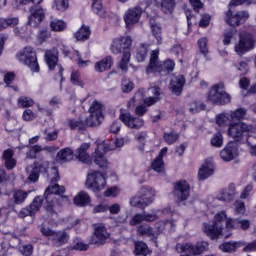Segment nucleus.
Masks as SVG:
<instances>
[{"label":"nucleus","instance_id":"nucleus-13","mask_svg":"<svg viewBox=\"0 0 256 256\" xmlns=\"http://www.w3.org/2000/svg\"><path fill=\"white\" fill-rule=\"evenodd\" d=\"M247 19H249V12L243 10L233 13V10L229 9L225 12L224 16V21L230 27H239V25H243Z\"/></svg>","mask_w":256,"mask_h":256},{"label":"nucleus","instance_id":"nucleus-28","mask_svg":"<svg viewBox=\"0 0 256 256\" xmlns=\"http://www.w3.org/2000/svg\"><path fill=\"white\" fill-rule=\"evenodd\" d=\"M133 255L135 256H148L151 255V250L149 249V245L145 243L143 240H137L134 242V250Z\"/></svg>","mask_w":256,"mask_h":256},{"label":"nucleus","instance_id":"nucleus-36","mask_svg":"<svg viewBox=\"0 0 256 256\" xmlns=\"http://www.w3.org/2000/svg\"><path fill=\"white\" fill-rule=\"evenodd\" d=\"M149 53V45L142 43L136 51V61L138 63H143L145 59H147V55Z\"/></svg>","mask_w":256,"mask_h":256},{"label":"nucleus","instance_id":"nucleus-56","mask_svg":"<svg viewBox=\"0 0 256 256\" xmlns=\"http://www.w3.org/2000/svg\"><path fill=\"white\" fill-rule=\"evenodd\" d=\"M43 148L40 145L31 146L29 151L26 153L28 159H37V153H41Z\"/></svg>","mask_w":256,"mask_h":256},{"label":"nucleus","instance_id":"nucleus-34","mask_svg":"<svg viewBox=\"0 0 256 256\" xmlns=\"http://www.w3.org/2000/svg\"><path fill=\"white\" fill-rule=\"evenodd\" d=\"M74 152L71 148H63L56 155V161L59 163H68V161H73Z\"/></svg>","mask_w":256,"mask_h":256},{"label":"nucleus","instance_id":"nucleus-20","mask_svg":"<svg viewBox=\"0 0 256 256\" xmlns=\"http://www.w3.org/2000/svg\"><path fill=\"white\" fill-rule=\"evenodd\" d=\"M203 231L209 239L212 241H215L216 239H219L220 235H223V228L221 225H218L215 222L207 223L205 222L203 224Z\"/></svg>","mask_w":256,"mask_h":256},{"label":"nucleus","instance_id":"nucleus-3","mask_svg":"<svg viewBox=\"0 0 256 256\" xmlns=\"http://www.w3.org/2000/svg\"><path fill=\"white\" fill-rule=\"evenodd\" d=\"M90 115L84 120H77L75 118L68 119V127L71 131H87L89 127H99L105 121V114L103 113V104L95 100L89 108Z\"/></svg>","mask_w":256,"mask_h":256},{"label":"nucleus","instance_id":"nucleus-31","mask_svg":"<svg viewBox=\"0 0 256 256\" xmlns=\"http://www.w3.org/2000/svg\"><path fill=\"white\" fill-rule=\"evenodd\" d=\"M91 37V27L83 24L75 33L74 39L76 41H88Z\"/></svg>","mask_w":256,"mask_h":256},{"label":"nucleus","instance_id":"nucleus-42","mask_svg":"<svg viewBox=\"0 0 256 256\" xmlns=\"http://www.w3.org/2000/svg\"><path fill=\"white\" fill-rule=\"evenodd\" d=\"M238 248V242H224L219 246V249L223 251V253H235Z\"/></svg>","mask_w":256,"mask_h":256},{"label":"nucleus","instance_id":"nucleus-51","mask_svg":"<svg viewBox=\"0 0 256 256\" xmlns=\"http://www.w3.org/2000/svg\"><path fill=\"white\" fill-rule=\"evenodd\" d=\"M70 81L72 85H76L77 87H83V85H85L83 80H81V73H79L77 70L72 71Z\"/></svg>","mask_w":256,"mask_h":256},{"label":"nucleus","instance_id":"nucleus-50","mask_svg":"<svg viewBox=\"0 0 256 256\" xmlns=\"http://www.w3.org/2000/svg\"><path fill=\"white\" fill-rule=\"evenodd\" d=\"M229 121H231L229 113H221L216 116V124H218L219 127H225Z\"/></svg>","mask_w":256,"mask_h":256},{"label":"nucleus","instance_id":"nucleus-63","mask_svg":"<svg viewBox=\"0 0 256 256\" xmlns=\"http://www.w3.org/2000/svg\"><path fill=\"white\" fill-rule=\"evenodd\" d=\"M135 88V84L132 81L124 80L122 82V92L123 93H131Z\"/></svg>","mask_w":256,"mask_h":256},{"label":"nucleus","instance_id":"nucleus-6","mask_svg":"<svg viewBox=\"0 0 256 256\" xmlns=\"http://www.w3.org/2000/svg\"><path fill=\"white\" fill-rule=\"evenodd\" d=\"M153 201H155V190L151 186H142L137 194L130 199V205L138 207V209H145Z\"/></svg>","mask_w":256,"mask_h":256},{"label":"nucleus","instance_id":"nucleus-18","mask_svg":"<svg viewBox=\"0 0 256 256\" xmlns=\"http://www.w3.org/2000/svg\"><path fill=\"white\" fill-rule=\"evenodd\" d=\"M239 153V144L237 142L230 141L226 144L224 149L220 151V157L222 161L228 163L229 161H233L237 154Z\"/></svg>","mask_w":256,"mask_h":256},{"label":"nucleus","instance_id":"nucleus-8","mask_svg":"<svg viewBox=\"0 0 256 256\" xmlns=\"http://www.w3.org/2000/svg\"><path fill=\"white\" fill-rule=\"evenodd\" d=\"M255 43V37L251 32L242 31L239 33V41L235 44L234 51L241 57L245 53H249V51L255 49Z\"/></svg>","mask_w":256,"mask_h":256},{"label":"nucleus","instance_id":"nucleus-30","mask_svg":"<svg viewBox=\"0 0 256 256\" xmlns=\"http://www.w3.org/2000/svg\"><path fill=\"white\" fill-rule=\"evenodd\" d=\"M69 242V234L66 231H56L52 236V243L55 247H63Z\"/></svg>","mask_w":256,"mask_h":256},{"label":"nucleus","instance_id":"nucleus-16","mask_svg":"<svg viewBox=\"0 0 256 256\" xmlns=\"http://www.w3.org/2000/svg\"><path fill=\"white\" fill-rule=\"evenodd\" d=\"M45 21V10L41 6H31L27 24L37 29Z\"/></svg>","mask_w":256,"mask_h":256},{"label":"nucleus","instance_id":"nucleus-48","mask_svg":"<svg viewBox=\"0 0 256 256\" xmlns=\"http://www.w3.org/2000/svg\"><path fill=\"white\" fill-rule=\"evenodd\" d=\"M205 109H207V105L200 100H194L190 103V111L192 113H199L205 111Z\"/></svg>","mask_w":256,"mask_h":256},{"label":"nucleus","instance_id":"nucleus-12","mask_svg":"<svg viewBox=\"0 0 256 256\" xmlns=\"http://www.w3.org/2000/svg\"><path fill=\"white\" fill-rule=\"evenodd\" d=\"M251 127L244 122H234L229 124L228 135L234 139L233 143H241L245 135L249 133Z\"/></svg>","mask_w":256,"mask_h":256},{"label":"nucleus","instance_id":"nucleus-45","mask_svg":"<svg viewBox=\"0 0 256 256\" xmlns=\"http://www.w3.org/2000/svg\"><path fill=\"white\" fill-rule=\"evenodd\" d=\"M151 169L156 173H163L165 171V161L161 158H155L151 162Z\"/></svg>","mask_w":256,"mask_h":256},{"label":"nucleus","instance_id":"nucleus-41","mask_svg":"<svg viewBox=\"0 0 256 256\" xmlns=\"http://www.w3.org/2000/svg\"><path fill=\"white\" fill-rule=\"evenodd\" d=\"M27 197H29V193L25 192L24 190H16L13 193V199H14L15 205H23Z\"/></svg>","mask_w":256,"mask_h":256},{"label":"nucleus","instance_id":"nucleus-57","mask_svg":"<svg viewBox=\"0 0 256 256\" xmlns=\"http://www.w3.org/2000/svg\"><path fill=\"white\" fill-rule=\"evenodd\" d=\"M144 220V216L143 213H137L135 214L129 221V225L131 227H136V225H141V223H143Z\"/></svg>","mask_w":256,"mask_h":256},{"label":"nucleus","instance_id":"nucleus-60","mask_svg":"<svg viewBox=\"0 0 256 256\" xmlns=\"http://www.w3.org/2000/svg\"><path fill=\"white\" fill-rule=\"evenodd\" d=\"M209 25H211V15L204 14L199 21V27H201V29H207Z\"/></svg>","mask_w":256,"mask_h":256},{"label":"nucleus","instance_id":"nucleus-2","mask_svg":"<svg viewBox=\"0 0 256 256\" xmlns=\"http://www.w3.org/2000/svg\"><path fill=\"white\" fill-rule=\"evenodd\" d=\"M109 145L105 142L97 143L96 149L92 153V159L95 165H98L101 171H95L88 174L86 179L87 189H91L94 193H99L102 189H105L107 185V170L109 169V161L105 158V155L109 151Z\"/></svg>","mask_w":256,"mask_h":256},{"label":"nucleus","instance_id":"nucleus-17","mask_svg":"<svg viewBox=\"0 0 256 256\" xmlns=\"http://www.w3.org/2000/svg\"><path fill=\"white\" fill-rule=\"evenodd\" d=\"M119 119L128 129H141L145 125V120L140 117H134L129 112L120 113Z\"/></svg>","mask_w":256,"mask_h":256},{"label":"nucleus","instance_id":"nucleus-5","mask_svg":"<svg viewBox=\"0 0 256 256\" xmlns=\"http://www.w3.org/2000/svg\"><path fill=\"white\" fill-rule=\"evenodd\" d=\"M207 101L212 105H229L231 103V95L225 91V84L219 82L212 85L207 94Z\"/></svg>","mask_w":256,"mask_h":256},{"label":"nucleus","instance_id":"nucleus-44","mask_svg":"<svg viewBox=\"0 0 256 256\" xmlns=\"http://www.w3.org/2000/svg\"><path fill=\"white\" fill-rule=\"evenodd\" d=\"M17 105L22 109H27L35 105V100L27 96H21L18 98Z\"/></svg>","mask_w":256,"mask_h":256},{"label":"nucleus","instance_id":"nucleus-49","mask_svg":"<svg viewBox=\"0 0 256 256\" xmlns=\"http://www.w3.org/2000/svg\"><path fill=\"white\" fill-rule=\"evenodd\" d=\"M53 8L56 9V11L65 13V11L69 9V0H54Z\"/></svg>","mask_w":256,"mask_h":256},{"label":"nucleus","instance_id":"nucleus-62","mask_svg":"<svg viewBox=\"0 0 256 256\" xmlns=\"http://www.w3.org/2000/svg\"><path fill=\"white\" fill-rule=\"evenodd\" d=\"M236 229H241L242 231H247L251 227V221L248 219L241 220L238 218Z\"/></svg>","mask_w":256,"mask_h":256},{"label":"nucleus","instance_id":"nucleus-40","mask_svg":"<svg viewBox=\"0 0 256 256\" xmlns=\"http://www.w3.org/2000/svg\"><path fill=\"white\" fill-rule=\"evenodd\" d=\"M17 25H19V18H0V31L7 27H17Z\"/></svg>","mask_w":256,"mask_h":256},{"label":"nucleus","instance_id":"nucleus-24","mask_svg":"<svg viewBox=\"0 0 256 256\" xmlns=\"http://www.w3.org/2000/svg\"><path fill=\"white\" fill-rule=\"evenodd\" d=\"M217 199L218 201H224V203H231L235 199V184H230L228 190H220Z\"/></svg>","mask_w":256,"mask_h":256},{"label":"nucleus","instance_id":"nucleus-32","mask_svg":"<svg viewBox=\"0 0 256 256\" xmlns=\"http://www.w3.org/2000/svg\"><path fill=\"white\" fill-rule=\"evenodd\" d=\"M159 65V50H153L150 55L149 64L146 67V74L151 75Z\"/></svg>","mask_w":256,"mask_h":256},{"label":"nucleus","instance_id":"nucleus-54","mask_svg":"<svg viewBox=\"0 0 256 256\" xmlns=\"http://www.w3.org/2000/svg\"><path fill=\"white\" fill-rule=\"evenodd\" d=\"M151 31H152V35L153 37H155L158 45H161V43H163V37H161V27L157 24H152L151 25Z\"/></svg>","mask_w":256,"mask_h":256},{"label":"nucleus","instance_id":"nucleus-23","mask_svg":"<svg viewBox=\"0 0 256 256\" xmlns=\"http://www.w3.org/2000/svg\"><path fill=\"white\" fill-rule=\"evenodd\" d=\"M15 157V152L13 149L8 148L3 151L2 159L4 161V167H6L7 171H13L15 167H17V159Z\"/></svg>","mask_w":256,"mask_h":256},{"label":"nucleus","instance_id":"nucleus-1","mask_svg":"<svg viewBox=\"0 0 256 256\" xmlns=\"http://www.w3.org/2000/svg\"><path fill=\"white\" fill-rule=\"evenodd\" d=\"M50 195H59L62 199H69L65 195V186L59 184H53L46 188L43 195L35 196L29 207L23 208L19 212V217L25 219V217H35V213L41 210V207L44 205V211L47 213L48 217H53L57 215V212L61 209V203L57 198H52Z\"/></svg>","mask_w":256,"mask_h":256},{"label":"nucleus","instance_id":"nucleus-43","mask_svg":"<svg viewBox=\"0 0 256 256\" xmlns=\"http://www.w3.org/2000/svg\"><path fill=\"white\" fill-rule=\"evenodd\" d=\"M179 137V133H176L175 131L165 132L163 134V139L167 145H175Z\"/></svg>","mask_w":256,"mask_h":256},{"label":"nucleus","instance_id":"nucleus-25","mask_svg":"<svg viewBox=\"0 0 256 256\" xmlns=\"http://www.w3.org/2000/svg\"><path fill=\"white\" fill-rule=\"evenodd\" d=\"M73 203L76 207H87L91 205V196L85 191H80L73 198Z\"/></svg>","mask_w":256,"mask_h":256},{"label":"nucleus","instance_id":"nucleus-46","mask_svg":"<svg viewBox=\"0 0 256 256\" xmlns=\"http://www.w3.org/2000/svg\"><path fill=\"white\" fill-rule=\"evenodd\" d=\"M210 145L216 149H221L223 147V134L216 132L210 139Z\"/></svg>","mask_w":256,"mask_h":256},{"label":"nucleus","instance_id":"nucleus-53","mask_svg":"<svg viewBox=\"0 0 256 256\" xmlns=\"http://www.w3.org/2000/svg\"><path fill=\"white\" fill-rule=\"evenodd\" d=\"M208 43L209 42H208L207 38H200L198 40L199 51H200V53H202V55H204V57H207V55H209Z\"/></svg>","mask_w":256,"mask_h":256},{"label":"nucleus","instance_id":"nucleus-7","mask_svg":"<svg viewBox=\"0 0 256 256\" xmlns=\"http://www.w3.org/2000/svg\"><path fill=\"white\" fill-rule=\"evenodd\" d=\"M17 59L20 63L28 67L32 73H39L41 71L39 61L37 60V52L33 47H24V49L17 54Z\"/></svg>","mask_w":256,"mask_h":256},{"label":"nucleus","instance_id":"nucleus-37","mask_svg":"<svg viewBox=\"0 0 256 256\" xmlns=\"http://www.w3.org/2000/svg\"><path fill=\"white\" fill-rule=\"evenodd\" d=\"M50 29L54 31V33H61L67 29V22H65V20L54 19L50 21Z\"/></svg>","mask_w":256,"mask_h":256},{"label":"nucleus","instance_id":"nucleus-61","mask_svg":"<svg viewBox=\"0 0 256 256\" xmlns=\"http://www.w3.org/2000/svg\"><path fill=\"white\" fill-rule=\"evenodd\" d=\"M15 72H6L4 77H3V81L6 85V87H11V84L13 83V81H15Z\"/></svg>","mask_w":256,"mask_h":256},{"label":"nucleus","instance_id":"nucleus-33","mask_svg":"<svg viewBox=\"0 0 256 256\" xmlns=\"http://www.w3.org/2000/svg\"><path fill=\"white\" fill-rule=\"evenodd\" d=\"M213 173H215V170L211 168V163L206 161L198 170V179L199 181H205V179H209Z\"/></svg>","mask_w":256,"mask_h":256},{"label":"nucleus","instance_id":"nucleus-9","mask_svg":"<svg viewBox=\"0 0 256 256\" xmlns=\"http://www.w3.org/2000/svg\"><path fill=\"white\" fill-rule=\"evenodd\" d=\"M44 59L46 61V65L49 71H53L54 69L58 68L60 87H62L63 81H65V76H63L65 68H63V65L59 64V51H57L55 48L46 50L44 54Z\"/></svg>","mask_w":256,"mask_h":256},{"label":"nucleus","instance_id":"nucleus-21","mask_svg":"<svg viewBox=\"0 0 256 256\" xmlns=\"http://www.w3.org/2000/svg\"><path fill=\"white\" fill-rule=\"evenodd\" d=\"M141 15H143V10H141V7L128 9V11L125 13V16H124L126 27H131V25H135V23H139V19H141Z\"/></svg>","mask_w":256,"mask_h":256},{"label":"nucleus","instance_id":"nucleus-29","mask_svg":"<svg viewBox=\"0 0 256 256\" xmlns=\"http://www.w3.org/2000/svg\"><path fill=\"white\" fill-rule=\"evenodd\" d=\"M89 147H91L90 143H83L81 146L77 149L76 157L79 159L82 163H91V156H89Z\"/></svg>","mask_w":256,"mask_h":256},{"label":"nucleus","instance_id":"nucleus-27","mask_svg":"<svg viewBox=\"0 0 256 256\" xmlns=\"http://www.w3.org/2000/svg\"><path fill=\"white\" fill-rule=\"evenodd\" d=\"M175 70V61L171 59H166L163 62L159 63L158 67L152 73H165L169 75V73H173Z\"/></svg>","mask_w":256,"mask_h":256},{"label":"nucleus","instance_id":"nucleus-11","mask_svg":"<svg viewBox=\"0 0 256 256\" xmlns=\"http://www.w3.org/2000/svg\"><path fill=\"white\" fill-rule=\"evenodd\" d=\"M176 249H180V253H188V255H203L207 249H209V242L198 241L196 244L191 242H186L182 244H177Z\"/></svg>","mask_w":256,"mask_h":256},{"label":"nucleus","instance_id":"nucleus-39","mask_svg":"<svg viewBox=\"0 0 256 256\" xmlns=\"http://www.w3.org/2000/svg\"><path fill=\"white\" fill-rule=\"evenodd\" d=\"M230 121H243L247 117V108H237L229 113Z\"/></svg>","mask_w":256,"mask_h":256},{"label":"nucleus","instance_id":"nucleus-64","mask_svg":"<svg viewBox=\"0 0 256 256\" xmlns=\"http://www.w3.org/2000/svg\"><path fill=\"white\" fill-rule=\"evenodd\" d=\"M37 114L33 112L31 109H26L22 114L23 121H33V119H36Z\"/></svg>","mask_w":256,"mask_h":256},{"label":"nucleus","instance_id":"nucleus-26","mask_svg":"<svg viewBox=\"0 0 256 256\" xmlns=\"http://www.w3.org/2000/svg\"><path fill=\"white\" fill-rule=\"evenodd\" d=\"M113 67V57L106 56L102 60L98 61L94 65V69L97 73H105Z\"/></svg>","mask_w":256,"mask_h":256},{"label":"nucleus","instance_id":"nucleus-38","mask_svg":"<svg viewBox=\"0 0 256 256\" xmlns=\"http://www.w3.org/2000/svg\"><path fill=\"white\" fill-rule=\"evenodd\" d=\"M51 39V31L47 28L40 29L36 36L37 45H43V43H47Z\"/></svg>","mask_w":256,"mask_h":256},{"label":"nucleus","instance_id":"nucleus-15","mask_svg":"<svg viewBox=\"0 0 256 256\" xmlns=\"http://www.w3.org/2000/svg\"><path fill=\"white\" fill-rule=\"evenodd\" d=\"M49 171V161L40 159L36 160L33 163L32 170L28 176L29 181L32 183H37L39 181V176L41 175H47Z\"/></svg>","mask_w":256,"mask_h":256},{"label":"nucleus","instance_id":"nucleus-22","mask_svg":"<svg viewBox=\"0 0 256 256\" xmlns=\"http://www.w3.org/2000/svg\"><path fill=\"white\" fill-rule=\"evenodd\" d=\"M185 83H186L185 76L181 74L178 76H175L170 81V84H169L170 91H172L174 95H177V97H179V95L183 93V87H185Z\"/></svg>","mask_w":256,"mask_h":256},{"label":"nucleus","instance_id":"nucleus-47","mask_svg":"<svg viewBox=\"0 0 256 256\" xmlns=\"http://www.w3.org/2000/svg\"><path fill=\"white\" fill-rule=\"evenodd\" d=\"M70 251H89V244H85L83 241L77 239L73 241V244L69 247Z\"/></svg>","mask_w":256,"mask_h":256},{"label":"nucleus","instance_id":"nucleus-35","mask_svg":"<svg viewBox=\"0 0 256 256\" xmlns=\"http://www.w3.org/2000/svg\"><path fill=\"white\" fill-rule=\"evenodd\" d=\"M92 11L95 13V15H98V17H101L102 19L107 17V9L103 7V0H93Z\"/></svg>","mask_w":256,"mask_h":256},{"label":"nucleus","instance_id":"nucleus-55","mask_svg":"<svg viewBox=\"0 0 256 256\" xmlns=\"http://www.w3.org/2000/svg\"><path fill=\"white\" fill-rule=\"evenodd\" d=\"M240 143H247L248 147L256 144V134H253V132H251V128L248 133L245 134L243 140Z\"/></svg>","mask_w":256,"mask_h":256},{"label":"nucleus","instance_id":"nucleus-59","mask_svg":"<svg viewBox=\"0 0 256 256\" xmlns=\"http://www.w3.org/2000/svg\"><path fill=\"white\" fill-rule=\"evenodd\" d=\"M225 219H227V213L222 211L214 216L213 223H216L218 226L220 225L223 229V223L225 222Z\"/></svg>","mask_w":256,"mask_h":256},{"label":"nucleus","instance_id":"nucleus-19","mask_svg":"<svg viewBox=\"0 0 256 256\" xmlns=\"http://www.w3.org/2000/svg\"><path fill=\"white\" fill-rule=\"evenodd\" d=\"M94 235L96 237L95 239H91L90 243L91 245H105L107 239H109L110 234L107 232V227H105V224H99L94 229Z\"/></svg>","mask_w":256,"mask_h":256},{"label":"nucleus","instance_id":"nucleus-58","mask_svg":"<svg viewBox=\"0 0 256 256\" xmlns=\"http://www.w3.org/2000/svg\"><path fill=\"white\" fill-rule=\"evenodd\" d=\"M235 33H233V30H228L227 32L223 33V39L222 43L225 47H228V45H231V41H233Z\"/></svg>","mask_w":256,"mask_h":256},{"label":"nucleus","instance_id":"nucleus-14","mask_svg":"<svg viewBox=\"0 0 256 256\" xmlns=\"http://www.w3.org/2000/svg\"><path fill=\"white\" fill-rule=\"evenodd\" d=\"M173 195L177 199L178 203L187 201L191 196V185L187 180H179L174 183Z\"/></svg>","mask_w":256,"mask_h":256},{"label":"nucleus","instance_id":"nucleus-10","mask_svg":"<svg viewBox=\"0 0 256 256\" xmlns=\"http://www.w3.org/2000/svg\"><path fill=\"white\" fill-rule=\"evenodd\" d=\"M163 233V227L160 223H156V230L149 223H141L136 228L137 237H149L152 243H157L159 241V235Z\"/></svg>","mask_w":256,"mask_h":256},{"label":"nucleus","instance_id":"nucleus-52","mask_svg":"<svg viewBox=\"0 0 256 256\" xmlns=\"http://www.w3.org/2000/svg\"><path fill=\"white\" fill-rule=\"evenodd\" d=\"M162 9H165L167 13H172L175 11V7H177V1L176 0H162L161 3Z\"/></svg>","mask_w":256,"mask_h":256},{"label":"nucleus","instance_id":"nucleus-4","mask_svg":"<svg viewBox=\"0 0 256 256\" xmlns=\"http://www.w3.org/2000/svg\"><path fill=\"white\" fill-rule=\"evenodd\" d=\"M131 47H133V38L131 36H120L114 38L110 45V51L113 55H121L122 59L119 63L121 71L127 73L129 71V62L131 61Z\"/></svg>","mask_w":256,"mask_h":256}]
</instances>
